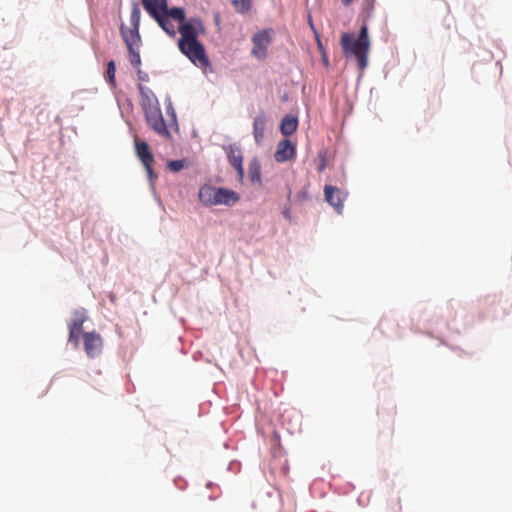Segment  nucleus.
I'll list each match as a JSON object with an SVG mask.
<instances>
[{"instance_id": "f257e3e1", "label": "nucleus", "mask_w": 512, "mask_h": 512, "mask_svg": "<svg viewBox=\"0 0 512 512\" xmlns=\"http://www.w3.org/2000/svg\"><path fill=\"white\" fill-rule=\"evenodd\" d=\"M160 27L171 37L176 35V29L171 19L178 22V48L195 66L201 69L211 67L210 60L206 54L204 45L198 40L199 35L206 33L202 20L192 17L186 20L185 10L180 7H173L170 10L154 18Z\"/></svg>"}, {"instance_id": "f3484780", "label": "nucleus", "mask_w": 512, "mask_h": 512, "mask_svg": "<svg viewBox=\"0 0 512 512\" xmlns=\"http://www.w3.org/2000/svg\"><path fill=\"white\" fill-rule=\"evenodd\" d=\"M140 17H141L140 10H139L138 6L135 4L132 8L131 15H130V24L133 29L139 30Z\"/></svg>"}, {"instance_id": "5701e85b", "label": "nucleus", "mask_w": 512, "mask_h": 512, "mask_svg": "<svg viewBox=\"0 0 512 512\" xmlns=\"http://www.w3.org/2000/svg\"><path fill=\"white\" fill-rule=\"evenodd\" d=\"M308 199V191L306 188H303L302 190L298 191L296 194V200L299 202H303Z\"/></svg>"}, {"instance_id": "bb28decb", "label": "nucleus", "mask_w": 512, "mask_h": 512, "mask_svg": "<svg viewBox=\"0 0 512 512\" xmlns=\"http://www.w3.org/2000/svg\"><path fill=\"white\" fill-rule=\"evenodd\" d=\"M324 63L327 65L328 61L326 58L323 59Z\"/></svg>"}, {"instance_id": "dca6fc26", "label": "nucleus", "mask_w": 512, "mask_h": 512, "mask_svg": "<svg viewBox=\"0 0 512 512\" xmlns=\"http://www.w3.org/2000/svg\"><path fill=\"white\" fill-rule=\"evenodd\" d=\"M249 178L252 182L260 181L261 172H260V164L257 159H253L249 163Z\"/></svg>"}, {"instance_id": "393cba45", "label": "nucleus", "mask_w": 512, "mask_h": 512, "mask_svg": "<svg viewBox=\"0 0 512 512\" xmlns=\"http://www.w3.org/2000/svg\"><path fill=\"white\" fill-rule=\"evenodd\" d=\"M138 75H139L140 80H142V81H147L148 80V75L147 74H143L140 70H138Z\"/></svg>"}, {"instance_id": "6e6552de", "label": "nucleus", "mask_w": 512, "mask_h": 512, "mask_svg": "<svg viewBox=\"0 0 512 512\" xmlns=\"http://www.w3.org/2000/svg\"><path fill=\"white\" fill-rule=\"evenodd\" d=\"M84 349L90 358L100 355L103 347V340L97 332H87L83 334Z\"/></svg>"}, {"instance_id": "c85d7f7f", "label": "nucleus", "mask_w": 512, "mask_h": 512, "mask_svg": "<svg viewBox=\"0 0 512 512\" xmlns=\"http://www.w3.org/2000/svg\"><path fill=\"white\" fill-rule=\"evenodd\" d=\"M309 23H310V26L313 28V23H312V21H311V20L309 21Z\"/></svg>"}, {"instance_id": "a878e982", "label": "nucleus", "mask_w": 512, "mask_h": 512, "mask_svg": "<svg viewBox=\"0 0 512 512\" xmlns=\"http://www.w3.org/2000/svg\"><path fill=\"white\" fill-rule=\"evenodd\" d=\"M352 2V0H342V3L344 5H349Z\"/></svg>"}, {"instance_id": "aec40b11", "label": "nucleus", "mask_w": 512, "mask_h": 512, "mask_svg": "<svg viewBox=\"0 0 512 512\" xmlns=\"http://www.w3.org/2000/svg\"><path fill=\"white\" fill-rule=\"evenodd\" d=\"M187 166V162L184 159L168 161L167 167L172 172H179Z\"/></svg>"}, {"instance_id": "a211bd4d", "label": "nucleus", "mask_w": 512, "mask_h": 512, "mask_svg": "<svg viewBox=\"0 0 512 512\" xmlns=\"http://www.w3.org/2000/svg\"><path fill=\"white\" fill-rule=\"evenodd\" d=\"M115 72H116L115 62L113 60H111L107 64L106 80L113 87L116 84V82H115Z\"/></svg>"}, {"instance_id": "f03ea898", "label": "nucleus", "mask_w": 512, "mask_h": 512, "mask_svg": "<svg viewBox=\"0 0 512 512\" xmlns=\"http://www.w3.org/2000/svg\"><path fill=\"white\" fill-rule=\"evenodd\" d=\"M340 44L345 56H354L359 70L363 71L368 64V52L370 49L367 26L363 25L361 27L357 38L352 34L343 33L340 38Z\"/></svg>"}, {"instance_id": "423d86ee", "label": "nucleus", "mask_w": 512, "mask_h": 512, "mask_svg": "<svg viewBox=\"0 0 512 512\" xmlns=\"http://www.w3.org/2000/svg\"><path fill=\"white\" fill-rule=\"evenodd\" d=\"M134 145L137 157L145 167L149 178L152 179L154 175L152 167L155 163V160L149 145L147 142L140 140L139 138H135Z\"/></svg>"}, {"instance_id": "1a4fd4ad", "label": "nucleus", "mask_w": 512, "mask_h": 512, "mask_svg": "<svg viewBox=\"0 0 512 512\" xmlns=\"http://www.w3.org/2000/svg\"><path fill=\"white\" fill-rule=\"evenodd\" d=\"M229 164L236 170L240 181L244 179L243 154L236 145H229L224 148Z\"/></svg>"}, {"instance_id": "9d476101", "label": "nucleus", "mask_w": 512, "mask_h": 512, "mask_svg": "<svg viewBox=\"0 0 512 512\" xmlns=\"http://www.w3.org/2000/svg\"><path fill=\"white\" fill-rule=\"evenodd\" d=\"M325 200L335 208L338 213L343 210V203L346 199V193L337 187L326 185L324 187Z\"/></svg>"}, {"instance_id": "0eeeda50", "label": "nucleus", "mask_w": 512, "mask_h": 512, "mask_svg": "<svg viewBox=\"0 0 512 512\" xmlns=\"http://www.w3.org/2000/svg\"><path fill=\"white\" fill-rule=\"evenodd\" d=\"M87 320L86 310L78 309L73 312L71 323L69 324V342L78 347L80 335L83 331V324Z\"/></svg>"}, {"instance_id": "4468645a", "label": "nucleus", "mask_w": 512, "mask_h": 512, "mask_svg": "<svg viewBox=\"0 0 512 512\" xmlns=\"http://www.w3.org/2000/svg\"><path fill=\"white\" fill-rule=\"evenodd\" d=\"M121 36L127 46V49L138 48L140 35L138 29H127L123 25L120 27Z\"/></svg>"}, {"instance_id": "7ed1b4c3", "label": "nucleus", "mask_w": 512, "mask_h": 512, "mask_svg": "<svg viewBox=\"0 0 512 512\" xmlns=\"http://www.w3.org/2000/svg\"><path fill=\"white\" fill-rule=\"evenodd\" d=\"M198 198L205 206H233L240 200V195L231 189L203 185L199 189Z\"/></svg>"}, {"instance_id": "cd10ccee", "label": "nucleus", "mask_w": 512, "mask_h": 512, "mask_svg": "<svg viewBox=\"0 0 512 512\" xmlns=\"http://www.w3.org/2000/svg\"><path fill=\"white\" fill-rule=\"evenodd\" d=\"M139 89H140L141 92H143L144 88L142 86H139Z\"/></svg>"}, {"instance_id": "f8f14e48", "label": "nucleus", "mask_w": 512, "mask_h": 512, "mask_svg": "<svg viewBox=\"0 0 512 512\" xmlns=\"http://www.w3.org/2000/svg\"><path fill=\"white\" fill-rule=\"evenodd\" d=\"M142 4L153 18L170 10L166 0H142Z\"/></svg>"}, {"instance_id": "9b49d317", "label": "nucleus", "mask_w": 512, "mask_h": 512, "mask_svg": "<svg viewBox=\"0 0 512 512\" xmlns=\"http://www.w3.org/2000/svg\"><path fill=\"white\" fill-rule=\"evenodd\" d=\"M296 155V147L289 139L281 140L274 153V159L278 163H283L293 159Z\"/></svg>"}, {"instance_id": "39448f33", "label": "nucleus", "mask_w": 512, "mask_h": 512, "mask_svg": "<svg viewBox=\"0 0 512 512\" xmlns=\"http://www.w3.org/2000/svg\"><path fill=\"white\" fill-rule=\"evenodd\" d=\"M274 34L273 29H264L258 31L252 36L253 48L251 55L262 61L267 58L268 48L272 42V35Z\"/></svg>"}, {"instance_id": "2eb2a0df", "label": "nucleus", "mask_w": 512, "mask_h": 512, "mask_svg": "<svg viewBox=\"0 0 512 512\" xmlns=\"http://www.w3.org/2000/svg\"><path fill=\"white\" fill-rule=\"evenodd\" d=\"M298 127V119L295 116L286 115L280 124V131L284 136L292 135Z\"/></svg>"}, {"instance_id": "412c9836", "label": "nucleus", "mask_w": 512, "mask_h": 512, "mask_svg": "<svg viewBox=\"0 0 512 512\" xmlns=\"http://www.w3.org/2000/svg\"><path fill=\"white\" fill-rule=\"evenodd\" d=\"M129 60L132 66L138 68L141 65V58L137 48L128 49Z\"/></svg>"}, {"instance_id": "ddd939ff", "label": "nucleus", "mask_w": 512, "mask_h": 512, "mask_svg": "<svg viewBox=\"0 0 512 512\" xmlns=\"http://www.w3.org/2000/svg\"><path fill=\"white\" fill-rule=\"evenodd\" d=\"M266 115L261 111L253 121V136L257 144H261L264 139V132L266 127Z\"/></svg>"}, {"instance_id": "20e7f679", "label": "nucleus", "mask_w": 512, "mask_h": 512, "mask_svg": "<svg viewBox=\"0 0 512 512\" xmlns=\"http://www.w3.org/2000/svg\"><path fill=\"white\" fill-rule=\"evenodd\" d=\"M168 113L170 116V122L167 124L163 118L162 112L158 105H149L145 107V117L148 125L153 129L157 134L167 139L171 138V134L169 132L168 127L175 126L178 129L177 119L175 111L172 107L168 109Z\"/></svg>"}, {"instance_id": "4be33fe9", "label": "nucleus", "mask_w": 512, "mask_h": 512, "mask_svg": "<svg viewBox=\"0 0 512 512\" xmlns=\"http://www.w3.org/2000/svg\"><path fill=\"white\" fill-rule=\"evenodd\" d=\"M320 157V164L317 167V171L319 173L323 172L327 166V159L325 154H319Z\"/></svg>"}, {"instance_id": "6ab92c4d", "label": "nucleus", "mask_w": 512, "mask_h": 512, "mask_svg": "<svg viewBox=\"0 0 512 512\" xmlns=\"http://www.w3.org/2000/svg\"><path fill=\"white\" fill-rule=\"evenodd\" d=\"M233 6L240 13H245L251 8L252 0H233Z\"/></svg>"}, {"instance_id": "b1692460", "label": "nucleus", "mask_w": 512, "mask_h": 512, "mask_svg": "<svg viewBox=\"0 0 512 512\" xmlns=\"http://www.w3.org/2000/svg\"><path fill=\"white\" fill-rule=\"evenodd\" d=\"M282 214L283 216L287 219V220H291V208L290 206H286L284 208V210L282 211Z\"/></svg>"}]
</instances>
